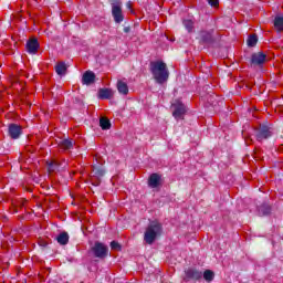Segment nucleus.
I'll list each match as a JSON object with an SVG mask.
<instances>
[{"mask_svg": "<svg viewBox=\"0 0 283 283\" xmlns=\"http://www.w3.org/2000/svg\"><path fill=\"white\" fill-rule=\"evenodd\" d=\"M271 213V207L269 206H261L259 208V214L261 216H269Z\"/></svg>", "mask_w": 283, "mask_h": 283, "instance_id": "obj_23", "label": "nucleus"}, {"mask_svg": "<svg viewBox=\"0 0 283 283\" xmlns=\"http://www.w3.org/2000/svg\"><path fill=\"white\" fill-rule=\"evenodd\" d=\"M21 134H22V129H21L20 125H17V124L9 125L10 138H12L13 140H17V138H19V136H21Z\"/></svg>", "mask_w": 283, "mask_h": 283, "instance_id": "obj_8", "label": "nucleus"}, {"mask_svg": "<svg viewBox=\"0 0 283 283\" xmlns=\"http://www.w3.org/2000/svg\"><path fill=\"white\" fill-rule=\"evenodd\" d=\"M91 251L95 258H99V260H103L107 258V254L109 253V248H107L105 243L95 242V244L91 248Z\"/></svg>", "mask_w": 283, "mask_h": 283, "instance_id": "obj_3", "label": "nucleus"}, {"mask_svg": "<svg viewBox=\"0 0 283 283\" xmlns=\"http://www.w3.org/2000/svg\"><path fill=\"white\" fill-rule=\"evenodd\" d=\"M93 178H103L105 176V170L102 168H94L91 172Z\"/></svg>", "mask_w": 283, "mask_h": 283, "instance_id": "obj_21", "label": "nucleus"}, {"mask_svg": "<svg viewBox=\"0 0 283 283\" xmlns=\"http://www.w3.org/2000/svg\"><path fill=\"white\" fill-rule=\"evenodd\" d=\"M248 45L249 48H255L258 45V35L252 34L248 38Z\"/></svg>", "mask_w": 283, "mask_h": 283, "instance_id": "obj_22", "label": "nucleus"}, {"mask_svg": "<svg viewBox=\"0 0 283 283\" xmlns=\"http://www.w3.org/2000/svg\"><path fill=\"white\" fill-rule=\"evenodd\" d=\"M252 65H264L266 63V54L262 52L253 53L251 56Z\"/></svg>", "mask_w": 283, "mask_h": 283, "instance_id": "obj_7", "label": "nucleus"}, {"mask_svg": "<svg viewBox=\"0 0 283 283\" xmlns=\"http://www.w3.org/2000/svg\"><path fill=\"white\" fill-rule=\"evenodd\" d=\"M163 235V224L158 221H150L144 233V242L151 244L156 239Z\"/></svg>", "mask_w": 283, "mask_h": 283, "instance_id": "obj_2", "label": "nucleus"}, {"mask_svg": "<svg viewBox=\"0 0 283 283\" xmlns=\"http://www.w3.org/2000/svg\"><path fill=\"white\" fill-rule=\"evenodd\" d=\"M55 72L56 74H59V76H62V74H65V72H67V66L63 62H60L55 66Z\"/></svg>", "mask_w": 283, "mask_h": 283, "instance_id": "obj_16", "label": "nucleus"}, {"mask_svg": "<svg viewBox=\"0 0 283 283\" xmlns=\"http://www.w3.org/2000/svg\"><path fill=\"white\" fill-rule=\"evenodd\" d=\"M148 185L151 189H156L157 187H160V175L158 174L150 175L148 179Z\"/></svg>", "mask_w": 283, "mask_h": 283, "instance_id": "obj_12", "label": "nucleus"}, {"mask_svg": "<svg viewBox=\"0 0 283 283\" xmlns=\"http://www.w3.org/2000/svg\"><path fill=\"white\" fill-rule=\"evenodd\" d=\"M201 36H202L203 41H206V42L211 41V33H205V32H202V33H201Z\"/></svg>", "mask_w": 283, "mask_h": 283, "instance_id": "obj_27", "label": "nucleus"}, {"mask_svg": "<svg viewBox=\"0 0 283 283\" xmlns=\"http://www.w3.org/2000/svg\"><path fill=\"white\" fill-rule=\"evenodd\" d=\"M98 96L103 99H109L112 98V96H114V91H112L111 88H101L98 92Z\"/></svg>", "mask_w": 283, "mask_h": 283, "instance_id": "obj_13", "label": "nucleus"}, {"mask_svg": "<svg viewBox=\"0 0 283 283\" xmlns=\"http://www.w3.org/2000/svg\"><path fill=\"white\" fill-rule=\"evenodd\" d=\"M274 28L277 30V32H282L283 30V18L282 17H276L274 19Z\"/></svg>", "mask_w": 283, "mask_h": 283, "instance_id": "obj_19", "label": "nucleus"}, {"mask_svg": "<svg viewBox=\"0 0 283 283\" xmlns=\"http://www.w3.org/2000/svg\"><path fill=\"white\" fill-rule=\"evenodd\" d=\"M112 15L115 23H123L125 17L123 15V2L116 1L112 3Z\"/></svg>", "mask_w": 283, "mask_h": 283, "instance_id": "obj_4", "label": "nucleus"}, {"mask_svg": "<svg viewBox=\"0 0 283 283\" xmlns=\"http://www.w3.org/2000/svg\"><path fill=\"white\" fill-rule=\"evenodd\" d=\"M99 126L102 129H111L112 123H109V119H107L106 117H102L99 119Z\"/></svg>", "mask_w": 283, "mask_h": 283, "instance_id": "obj_20", "label": "nucleus"}, {"mask_svg": "<svg viewBox=\"0 0 283 283\" xmlns=\"http://www.w3.org/2000/svg\"><path fill=\"white\" fill-rule=\"evenodd\" d=\"M150 72L159 85L169 81V70L167 69V64L163 61L151 62Z\"/></svg>", "mask_w": 283, "mask_h": 283, "instance_id": "obj_1", "label": "nucleus"}, {"mask_svg": "<svg viewBox=\"0 0 283 283\" xmlns=\"http://www.w3.org/2000/svg\"><path fill=\"white\" fill-rule=\"evenodd\" d=\"M209 6L212 8H218L219 1L218 0H208Z\"/></svg>", "mask_w": 283, "mask_h": 283, "instance_id": "obj_28", "label": "nucleus"}, {"mask_svg": "<svg viewBox=\"0 0 283 283\" xmlns=\"http://www.w3.org/2000/svg\"><path fill=\"white\" fill-rule=\"evenodd\" d=\"M202 275H203V280H206V282H213V277H216V274L211 270H206L202 273Z\"/></svg>", "mask_w": 283, "mask_h": 283, "instance_id": "obj_18", "label": "nucleus"}, {"mask_svg": "<svg viewBox=\"0 0 283 283\" xmlns=\"http://www.w3.org/2000/svg\"><path fill=\"white\" fill-rule=\"evenodd\" d=\"M127 8H128V10H132V2H127Z\"/></svg>", "mask_w": 283, "mask_h": 283, "instance_id": "obj_29", "label": "nucleus"}, {"mask_svg": "<svg viewBox=\"0 0 283 283\" xmlns=\"http://www.w3.org/2000/svg\"><path fill=\"white\" fill-rule=\"evenodd\" d=\"M172 107H174L172 116L177 120H179L180 118H184L185 114L187 113V108L185 107V104H182L180 99H177L172 104Z\"/></svg>", "mask_w": 283, "mask_h": 283, "instance_id": "obj_5", "label": "nucleus"}, {"mask_svg": "<svg viewBox=\"0 0 283 283\" xmlns=\"http://www.w3.org/2000/svg\"><path fill=\"white\" fill-rule=\"evenodd\" d=\"M56 240L59 244L65 245L67 244V242H70V235L67 234V232H62L57 235Z\"/></svg>", "mask_w": 283, "mask_h": 283, "instance_id": "obj_15", "label": "nucleus"}, {"mask_svg": "<svg viewBox=\"0 0 283 283\" xmlns=\"http://www.w3.org/2000/svg\"><path fill=\"white\" fill-rule=\"evenodd\" d=\"M94 81H96V74H94V72H92V71H86V72L83 74L82 83H83L84 85H92V83H94Z\"/></svg>", "mask_w": 283, "mask_h": 283, "instance_id": "obj_11", "label": "nucleus"}, {"mask_svg": "<svg viewBox=\"0 0 283 283\" xmlns=\"http://www.w3.org/2000/svg\"><path fill=\"white\" fill-rule=\"evenodd\" d=\"M27 52L29 54H36L39 52V41L36 39H31L27 42Z\"/></svg>", "mask_w": 283, "mask_h": 283, "instance_id": "obj_10", "label": "nucleus"}, {"mask_svg": "<svg viewBox=\"0 0 283 283\" xmlns=\"http://www.w3.org/2000/svg\"><path fill=\"white\" fill-rule=\"evenodd\" d=\"M128 31V29H125V32H127Z\"/></svg>", "mask_w": 283, "mask_h": 283, "instance_id": "obj_30", "label": "nucleus"}, {"mask_svg": "<svg viewBox=\"0 0 283 283\" xmlns=\"http://www.w3.org/2000/svg\"><path fill=\"white\" fill-rule=\"evenodd\" d=\"M74 143L70 139H63L59 143V147H61V149H72Z\"/></svg>", "mask_w": 283, "mask_h": 283, "instance_id": "obj_17", "label": "nucleus"}, {"mask_svg": "<svg viewBox=\"0 0 283 283\" xmlns=\"http://www.w3.org/2000/svg\"><path fill=\"white\" fill-rule=\"evenodd\" d=\"M184 25L188 32H193V21L192 20H184Z\"/></svg>", "mask_w": 283, "mask_h": 283, "instance_id": "obj_25", "label": "nucleus"}, {"mask_svg": "<svg viewBox=\"0 0 283 283\" xmlns=\"http://www.w3.org/2000/svg\"><path fill=\"white\" fill-rule=\"evenodd\" d=\"M117 90L119 94H123L124 96H127V94H129V87L127 86V83L123 81L117 82Z\"/></svg>", "mask_w": 283, "mask_h": 283, "instance_id": "obj_14", "label": "nucleus"}, {"mask_svg": "<svg viewBox=\"0 0 283 283\" xmlns=\"http://www.w3.org/2000/svg\"><path fill=\"white\" fill-rule=\"evenodd\" d=\"M111 249L113 251H120V243L116 242V241H112L111 242Z\"/></svg>", "mask_w": 283, "mask_h": 283, "instance_id": "obj_26", "label": "nucleus"}, {"mask_svg": "<svg viewBox=\"0 0 283 283\" xmlns=\"http://www.w3.org/2000/svg\"><path fill=\"white\" fill-rule=\"evenodd\" d=\"M185 273L188 280H202V271L197 269L190 268L186 270Z\"/></svg>", "mask_w": 283, "mask_h": 283, "instance_id": "obj_9", "label": "nucleus"}, {"mask_svg": "<svg viewBox=\"0 0 283 283\" xmlns=\"http://www.w3.org/2000/svg\"><path fill=\"white\" fill-rule=\"evenodd\" d=\"M48 170L50 174L57 171L59 170V163L56 161H51L48 166Z\"/></svg>", "mask_w": 283, "mask_h": 283, "instance_id": "obj_24", "label": "nucleus"}, {"mask_svg": "<svg viewBox=\"0 0 283 283\" xmlns=\"http://www.w3.org/2000/svg\"><path fill=\"white\" fill-rule=\"evenodd\" d=\"M271 136H273V132L269 126H260L259 129H256L255 132V138L256 140H259V143H262V140H266V138H271Z\"/></svg>", "mask_w": 283, "mask_h": 283, "instance_id": "obj_6", "label": "nucleus"}]
</instances>
